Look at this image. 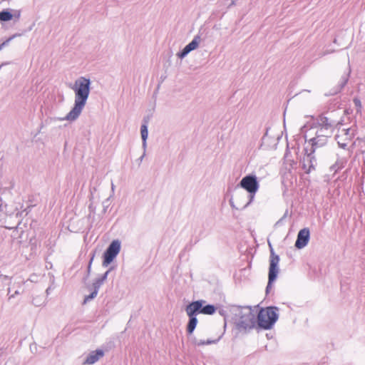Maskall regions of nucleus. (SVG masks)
Masks as SVG:
<instances>
[{
  "label": "nucleus",
  "mask_w": 365,
  "mask_h": 365,
  "mask_svg": "<svg viewBox=\"0 0 365 365\" xmlns=\"http://www.w3.org/2000/svg\"><path fill=\"white\" fill-rule=\"evenodd\" d=\"M201 42V37L197 35L194 37L192 41L189 43L181 52L177 53V56L180 58H184L190 52L195 50L199 46Z\"/></svg>",
  "instance_id": "1a4fd4ad"
},
{
  "label": "nucleus",
  "mask_w": 365,
  "mask_h": 365,
  "mask_svg": "<svg viewBox=\"0 0 365 365\" xmlns=\"http://www.w3.org/2000/svg\"><path fill=\"white\" fill-rule=\"evenodd\" d=\"M216 307L214 305L208 304L205 307H202L200 312L204 314H213L216 311Z\"/></svg>",
  "instance_id": "a211bd4d"
},
{
  "label": "nucleus",
  "mask_w": 365,
  "mask_h": 365,
  "mask_svg": "<svg viewBox=\"0 0 365 365\" xmlns=\"http://www.w3.org/2000/svg\"><path fill=\"white\" fill-rule=\"evenodd\" d=\"M8 278V277L5 274H3L1 272H0V280L4 282V280H6V279Z\"/></svg>",
  "instance_id": "393cba45"
},
{
  "label": "nucleus",
  "mask_w": 365,
  "mask_h": 365,
  "mask_svg": "<svg viewBox=\"0 0 365 365\" xmlns=\"http://www.w3.org/2000/svg\"><path fill=\"white\" fill-rule=\"evenodd\" d=\"M91 262H90V264L88 266V270H90V268H91Z\"/></svg>",
  "instance_id": "c756f323"
},
{
  "label": "nucleus",
  "mask_w": 365,
  "mask_h": 365,
  "mask_svg": "<svg viewBox=\"0 0 365 365\" xmlns=\"http://www.w3.org/2000/svg\"><path fill=\"white\" fill-rule=\"evenodd\" d=\"M271 255L269 260V268L268 275V284L267 287V292L271 288L272 283L276 279L279 273L278 264L279 262V257L275 255L272 248H271Z\"/></svg>",
  "instance_id": "0eeeda50"
},
{
  "label": "nucleus",
  "mask_w": 365,
  "mask_h": 365,
  "mask_svg": "<svg viewBox=\"0 0 365 365\" xmlns=\"http://www.w3.org/2000/svg\"><path fill=\"white\" fill-rule=\"evenodd\" d=\"M103 356L104 351L101 349L92 351L86 356L82 364L83 365H92L97 362Z\"/></svg>",
  "instance_id": "9d476101"
},
{
  "label": "nucleus",
  "mask_w": 365,
  "mask_h": 365,
  "mask_svg": "<svg viewBox=\"0 0 365 365\" xmlns=\"http://www.w3.org/2000/svg\"><path fill=\"white\" fill-rule=\"evenodd\" d=\"M12 18L13 14L7 10H4L0 12V21H10L12 19Z\"/></svg>",
  "instance_id": "6ab92c4d"
},
{
  "label": "nucleus",
  "mask_w": 365,
  "mask_h": 365,
  "mask_svg": "<svg viewBox=\"0 0 365 365\" xmlns=\"http://www.w3.org/2000/svg\"><path fill=\"white\" fill-rule=\"evenodd\" d=\"M222 335L217 336L216 339H202L200 337H192V341L195 346H205L217 344L221 339Z\"/></svg>",
  "instance_id": "f8f14e48"
},
{
  "label": "nucleus",
  "mask_w": 365,
  "mask_h": 365,
  "mask_svg": "<svg viewBox=\"0 0 365 365\" xmlns=\"http://www.w3.org/2000/svg\"><path fill=\"white\" fill-rule=\"evenodd\" d=\"M354 103L355 106L358 108V110L361 108V101L359 99L355 98L354 100Z\"/></svg>",
  "instance_id": "4be33fe9"
},
{
  "label": "nucleus",
  "mask_w": 365,
  "mask_h": 365,
  "mask_svg": "<svg viewBox=\"0 0 365 365\" xmlns=\"http://www.w3.org/2000/svg\"><path fill=\"white\" fill-rule=\"evenodd\" d=\"M140 135H141V138H142V141H143L142 146H143V150L145 151V149H146V147H147V139H148V126H147L146 124H143L141 125V127H140ZM144 155H145V153H143V155L140 158V160H143Z\"/></svg>",
  "instance_id": "ddd939ff"
},
{
  "label": "nucleus",
  "mask_w": 365,
  "mask_h": 365,
  "mask_svg": "<svg viewBox=\"0 0 365 365\" xmlns=\"http://www.w3.org/2000/svg\"><path fill=\"white\" fill-rule=\"evenodd\" d=\"M257 323L255 314L250 308L242 309L239 313V319L237 322L240 329L247 330L253 328Z\"/></svg>",
  "instance_id": "39448f33"
},
{
  "label": "nucleus",
  "mask_w": 365,
  "mask_h": 365,
  "mask_svg": "<svg viewBox=\"0 0 365 365\" xmlns=\"http://www.w3.org/2000/svg\"><path fill=\"white\" fill-rule=\"evenodd\" d=\"M346 81H347V78H345L344 81V83H343V86L346 83Z\"/></svg>",
  "instance_id": "cd10ccee"
},
{
  "label": "nucleus",
  "mask_w": 365,
  "mask_h": 365,
  "mask_svg": "<svg viewBox=\"0 0 365 365\" xmlns=\"http://www.w3.org/2000/svg\"><path fill=\"white\" fill-rule=\"evenodd\" d=\"M305 128H306L305 125L301 128L302 132H305V130H304Z\"/></svg>",
  "instance_id": "bb28decb"
},
{
  "label": "nucleus",
  "mask_w": 365,
  "mask_h": 365,
  "mask_svg": "<svg viewBox=\"0 0 365 365\" xmlns=\"http://www.w3.org/2000/svg\"><path fill=\"white\" fill-rule=\"evenodd\" d=\"M309 230L308 228L302 229L297 234L295 247L299 250L305 247L309 241Z\"/></svg>",
  "instance_id": "6e6552de"
},
{
  "label": "nucleus",
  "mask_w": 365,
  "mask_h": 365,
  "mask_svg": "<svg viewBox=\"0 0 365 365\" xmlns=\"http://www.w3.org/2000/svg\"><path fill=\"white\" fill-rule=\"evenodd\" d=\"M279 318L278 309L269 307L261 309L257 314V323L260 328L270 329Z\"/></svg>",
  "instance_id": "20e7f679"
},
{
  "label": "nucleus",
  "mask_w": 365,
  "mask_h": 365,
  "mask_svg": "<svg viewBox=\"0 0 365 365\" xmlns=\"http://www.w3.org/2000/svg\"><path fill=\"white\" fill-rule=\"evenodd\" d=\"M197 324V319L196 317H190L189 322L187 326V331L188 334H191L194 331Z\"/></svg>",
  "instance_id": "dca6fc26"
},
{
  "label": "nucleus",
  "mask_w": 365,
  "mask_h": 365,
  "mask_svg": "<svg viewBox=\"0 0 365 365\" xmlns=\"http://www.w3.org/2000/svg\"><path fill=\"white\" fill-rule=\"evenodd\" d=\"M334 131V122L327 117L319 116L310 129L309 130V136L314 135L310 138L312 145L316 147L324 145L329 138H330Z\"/></svg>",
  "instance_id": "f03ea898"
},
{
  "label": "nucleus",
  "mask_w": 365,
  "mask_h": 365,
  "mask_svg": "<svg viewBox=\"0 0 365 365\" xmlns=\"http://www.w3.org/2000/svg\"><path fill=\"white\" fill-rule=\"evenodd\" d=\"M110 270H108L101 277V279L105 282L107 279L108 274L109 273Z\"/></svg>",
  "instance_id": "b1692460"
},
{
  "label": "nucleus",
  "mask_w": 365,
  "mask_h": 365,
  "mask_svg": "<svg viewBox=\"0 0 365 365\" xmlns=\"http://www.w3.org/2000/svg\"><path fill=\"white\" fill-rule=\"evenodd\" d=\"M21 292L19 290H16L13 294H11V297H14L15 295L19 294Z\"/></svg>",
  "instance_id": "a878e982"
},
{
  "label": "nucleus",
  "mask_w": 365,
  "mask_h": 365,
  "mask_svg": "<svg viewBox=\"0 0 365 365\" xmlns=\"http://www.w3.org/2000/svg\"><path fill=\"white\" fill-rule=\"evenodd\" d=\"M103 282H104L101 280V278L96 279L93 283V289L98 291L99 288L103 284Z\"/></svg>",
  "instance_id": "aec40b11"
},
{
  "label": "nucleus",
  "mask_w": 365,
  "mask_h": 365,
  "mask_svg": "<svg viewBox=\"0 0 365 365\" xmlns=\"http://www.w3.org/2000/svg\"><path fill=\"white\" fill-rule=\"evenodd\" d=\"M121 244L118 240H113L103 255V266L107 267L117 257L120 251Z\"/></svg>",
  "instance_id": "423d86ee"
},
{
  "label": "nucleus",
  "mask_w": 365,
  "mask_h": 365,
  "mask_svg": "<svg viewBox=\"0 0 365 365\" xmlns=\"http://www.w3.org/2000/svg\"><path fill=\"white\" fill-rule=\"evenodd\" d=\"M240 185L242 188L245 189L249 193L247 194V192L242 191L241 195L245 197L246 199H248L250 197V198L247 200L245 203H238V206L236 207L234 205L232 200H230L231 207L237 210L246 207L251 202L255 194L257 192L259 188V184L257 180V178L255 175H247L244 177L241 180Z\"/></svg>",
  "instance_id": "7ed1b4c3"
},
{
  "label": "nucleus",
  "mask_w": 365,
  "mask_h": 365,
  "mask_svg": "<svg viewBox=\"0 0 365 365\" xmlns=\"http://www.w3.org/2000/svg\"><path fill=\"white\" fill-rule=\"evenodd\" d=\"M71 88L75 93L74 105L65 117L58 118L61 121L73 122L81 115L90 94L91 81L86 77H79Z\"/></svg>",
  "instance_id": "f257e3e1"
},
{
  "label": "nucleus",
  "mask_w": 365,
  "mask_h": 365,
  "mask_svg": "<svg viewBox=\"0 0 365 365\" xmlns=\"http://www.w3.org/2000/svg\"><path fill=\"white\" fill-rule=\"evenodd\" d=\"M98 292V290L94 289L93 292L91 294H89L85 297L84 302H87L94 299L97 296Z\"/></svg>",
  "instance_id": "412c9836"
},
{
  "label": "nucleus",
  "mask_w": 365,
  "mask_h": 365,
  "mask_svg": "<svg viewBox=\"0 0 365 365\" xmlns=\"http://www.w3.org/2000/svg\"><path fill=\"white\" fill-rule=\"evenodd\" d=\"M114 190V185L112 184V190Z\"/></svg>",
  "instance_id": "c85d7f7f"
},
{
  "label": "nucleus",
  "mask_w": 365,
  "mask_h": 365,
  "mask_svg": "<svg viewBox=\"0 0 365 365\" xmlns=\"http://www.w3.org/2000/svg\"><path fill=\"white\" fill-rule=\"evenodd\" d=\"M349 129H344L341 130V133L336 135V138L338 139V143L342 147L344 148L346 144L345 143H341L339 140V138L342 136L345 137V140H348L351 138V136L352 135L349 133Z\"/></svg>",
  "instance_id": "4468645a"
},
{
  "label": "nucleus",
  "mask_w": 365,
  "mask_h": 365,
  "mask_svg": "<svg viewBox=\"0 0 365 365\" xmlns=\"http://www.w3.org/2000/svg\"><path fill=\"white\" fill-rule=\"evenodd\" d=\"M4 208L6 210V214H8L9 216L15 215L16 217H17L19 212L17 211L16 209L13 208L12 207L8 206L6 205H0V210L3 211Z\"/></svg>",
  "instance_id": "f3484780"
},
{
  "label": "nucleus",
  "mask_w": 365,
  "mask_h": 365,
  "mask_svg": "<svg viewBox=\"0 0 365 365\" xmlns=\"http://www.w3.org/2000/svg\"><path fill=\"white\" fill-rule=\"evenodd\" d=\"M205 301L198 300L188 304L185 308V311L188 317H195V315L196 314L197 312L200 311Z\"/></svg>",
  "instance_id": "9b49d317"
},
{
  "label": "nucleus",
  "mask_w": 365,
  "mask_h": 365,
  "mask_svg": "<svg viewBox=\"0 0 365 365\" xmlns=\"http://www.w3.org/2000/svg\"><path fill=\"white\" fill-rule=\"evenodd\" d=\"M242 192H237L235 194V198H232L230 200H232L234 205L238 206V203H245L247 200H249L250 197L248 199H246L245 197L241 195Z\"/></svg>",
  "instance_id": "2eb2a0df"
},
{
  "label": "nucleus",
  "mask_w": 365,
  "mask_h": 365,
  "mask_svg": "<svg viewBox=\"0 0 365 365\" xmlns=\"http://www.w3.org/2000/svg\"><path fill=\"white\" fill-rule=\"evenodd\" d=\"M14 16L15 17H16L17 19H19V18L20 17V16H21V11H20V10H16V11H14V14H13V16Z\"/></svg>",
  "instance_id": "5701e85b"
}]
</instances>
